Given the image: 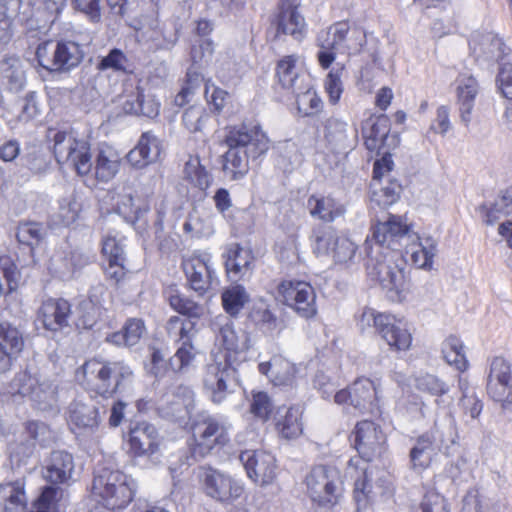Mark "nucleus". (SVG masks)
<instances>
[{
	"instance_id": "nucleus-61",
	"label": "nucleus",
	"mask_w": 512,
	"mask_h": 512,
	"mask_svg": "<svg viewBox=\"0 0 512 512\" xmlns=\"http://www.w3.org/2000/svg\"><path fill=\"white\" fill-rule=\"evenodd\" d=\"M36 58L39 65L48 71H58V61L56 58L55 45L51 41H46L38 45L36 49Z\"/></svg>"
},
{
	"instance_id": "nucleus-36",
	"label": "nucleus",
	"mask_w": 512,
	"mask_h": 512,
	"mask_svg": "<svg viewBox=\"0 0 512 512\" xmlns=\"http://www.w3.org/2000/svg\"><path fill=\"white\" fill-rule=\"evenodd\" d=\"M307 205L310 215L324 222H333L346 213L345 205L329 195H312Z\"/></svg>"
},
{
	"instance_id": "nucleus-33",
	"label": "nucleus",
	"mask_w": 512,
	"mask_h": 512,
	"mask_svg": "<svg viewBox=\"0 0 512 512\" xmlns=\"http://www.w3.org/2000/svg\"><path fill=\"white\" fill-rule=\"evenodd\" d=\"M88 263L89 258L78 251H56L50 258L48 269L61 279H70Z\"/></svg>"
},
{
	"instance_id": "nucleus-48",
	"label": "nucleus",
	"mask_w": 512,
	"mask_h": 512,
	"mask_svg": "<svg viewBox=\"0 0 512 512\" xmlns=\"http://www.w3.org/2000/svg\"><path fill=\"white\" fill-rule=\"evenodd\" d=\"M297 57L295 55H289L281 59L276 68V75L279 79L280 84L285 89H291L297 93V79L298 71L296 68Z\"/></svg>"
},
{
	"instance_id": "nucleus-45",
	"label": "nucleus",
	"mask_w": 512,
	"mask_h": 512,
	"mask_svg": "<svg viewBox=\"0 0 512 512\" xmlns=\"http://www.w3.org/2000/svg\"><path fill=\"white\" fill-rule=\"evenodd\" d=\"M462 341L456 336L447 337L441 347L444 360L459 371H465L468 367Z\"/></svg>"
},
{
	"instance_id": "nucleus-9",
	"label": "nucleus",
	"mask_w": 512,
	"mask_h": 512,
	"mask_svg": "<svg viewBox=\"0 0 512 512\" xmlns=\"http://www.w3.org/2000/svg\"><path fill=\"white\" fill-rule=\"evenodd\" d=\"M358 326L363 332L374 328L392 350L405 351L411 346L412 335L407 323L395 315L364 308L359 317Z\"/></svg>"
},
{
	"instance_id": "nucleus-13",
	"label": "nucleus",
	"mask_w": 512,
	"mask_h": 512,
	"mask_svg": "<svg viewBox=\"0 0 512 512\" xmlns=\"http://www.w3.org/2000/svg\"><path fill=\"white\" fill-rule=\"evenodd\" d=\"M378 390L368 378H358L347 389L336 392L335 403L348 405L360 414L375 415L379 412Z\"/></svg>"
},
{
	"instance_id": "nucleus-12",
	"label": "nucleus",
	"mask_w": 512,
	"mask_h": 512,
	"mask_svg": "<svg viewBox=\"0 0 512 512\" xmlns=\"http://www.w3.org/2000/svg\"><path fill=\"white\" fill-rule=\"evenodd\" d=\"M305 484L312 501L321 506L337 503L341 495L340 475L332 467L324 465L313 467L305 478Z\"/></svg>"
},
{
	"instance_id": "nucleus-42",
	"label": "nucleus",
	"mask_w": 512,
	"mask_h": 512,
	"mask_svg": "<svg viewBox=\"0 0 512 512\" xmlns=\"http://www.w3.org/2000/svg\"><path fill=\"white\" fill-rule=\"evenodd\" d=\"M212 266L209 253L194 255V292L202 295L209 288L214 275Z\"/></svg>"
},
{
	"instance_id": "nucleus-27",
	"label": "nucleus",
	"mask_w": 512,
	"mask_h": 512,
	"mask_svg": "<svg viewBox=\"0 0 512 512\" xmlns=\"http://www.w3.org/2000/svg\"><path fill=\"white\" fill-rule=\"evenodd\" d=\"M75 463L72 454L56 450L42 464L41 474L45 481L57 485H69L72 481Z\"/></svg>"
},
{
	"instance_id": "nucleus-14",
	"label": "nucleus",
	"mask_w": 512,
	"mask_h": 512,
	"mask_svg": "<svg viewBox=\"0 0 512 512\" xmlns=\"http://www.w3.org/2000/svg\"><path fill=\"white\" fill-rule=\"evenodd\" d=\"M229 427L213 416L199 413L194 420V456L204 457L215 445H225Z\"/></svg>"
},
{
	"instance_id": "nucleus-58",
	"label": "nucleus",
	"mask_w": 512,
	"mask_h": 512,
	"mask_svg": "<svg viewBox=\"0 0 512 512\" xmlns=\"http://www.w3.org/2000/svg\"><path fill=\"white\" fill-rule=\"evenodd\" d=\"M296 103L299 111L305 116H311L319 113L323 107L321 98L315 90L307 88L303 93H297Z\"/></svg>"
},
{
	"instance_id": "nucleus-10",
	"label": "nucleus",
	"mask_w": 512,
	"mask_h": 512,
	"mask_svg": "<svg viewBox=\"0 0 512 512\" xmlns=\"http://www.w3.org/2000/svg\"><path fill=\"white\" fill-rule=\"evenodd\" d=\"M403 260L400 252H383L377 254L370 247L366 263L367 275L389 292L401 294L407 290V282L402 267Z\"/></svg>"
},
{
	"instance_id": "nucleus-41",
	"label": "nucleus",
	"mask_w": 512,
	"mask_h": 512,
	"mask_svg": "<svg viewBox=\"0 0 512 512\" xmlns=\"http://www.w3.org/2000/svg\"><path fill=\"white\" fill-rule=\"evenodd\" d=\"M213 29L214 25L209 20L202 19L197 22V35L203 39L199 42L198 54L194 55V64L197 63L200 67L208 66L212 62L215 48L213 41L208 36Z\"/></svg>"
},
{
	"instance_id": "nucleus-4",
	"label": "nucleus",
	"mask_w": 512,
	"mask_h": 512,
	"mask_svg": "<svg viewBox=\"0 0 512 512\" xmlns=\"http://www.w3.org/2000/svg\"><path fill=\"white\" fill-rule=\"evenodd\" d=\"M457 438L456 420L450 412H446L442 418L435 420L430 431L415 439L409 453L412 467L420 470L429 467L438 452L450 455Z\"/></svg>"
},
{
	"instance_id": "nucleus-20",
	"label": "nucleus",
	"mask_w": 512,
	"mask_h": 512,
	"mask_svg": "<svg viewBox=\"0 0 512 512\" xmlns=\"http://www.w3.org/2000/svg\"><path fill=\"white\" fill-rule=\"evenodd\" d=\"M102 254L107 260V277L119 282L126 274L125 237L116 230L107 231L101 241Z\"/></svg>"
},
{
	"instance_id": "nucleus-18",
	"label": "nucleus",
	"mask_w": 512,
	"mask_h": 512,
	"mask_svg": "<svg viewBox=\"0 0 512 512\" xmlns=\"http://www.w3.org/2000/svg\"><path fill=\"white\" fill-rule=\"evenodd\" d=\"M198 480L209 497L221 502L237 499L243 493L240 483L211 467H200Z\"/></svg>"
},
{
	"instance_id": "nucleus-22",
	"label": "nucleus",
	"mask_w": 512,
	"mask_h": 512,
	"mask_svg": "<svg viewBox=\"0 0 512 512\" xmlns=\"http://www.w3.org/2000/svg\"><path fill=\"white\" fill-rule=\"evenodd\" d=\"M127 441L129 453L134 457H151L159 451L161 444L156 427L145 421L131 425Z\"/></svg>"
},
{
	"instance_id": "nucleus-30",
	"label": "nucleus",
	"mask_w": 512,
	"mask_h": 512,
	"mask_svg": "<svg viewBox=\"0 0 512 512\" xmlns=\"http://www.w3.org/2000/svg\"><path fill=\"white\" fill-rule=\"evenodd\" d=\"M24 347L22 333L8 322L0 323V373L9 371Z\"/></svg>"
},
{
	"instance_id": "nucleus-63",
	"label": "nucleus",
	"mask_w": 512,
	"mask_h": 512,
	"mask_svg": "<svg viewBox=\"0 0 512 512\" xmlns=\"http://www.w3.org/2000/svg\"><path fill=\"white\" fill-rule=\"evenodd\" d=\"M497 213L505 215L512 213V190L502 191L498 195L492 207L487 212V224L494 223Z\"/></svg>"
},
{
	"instance_id": "nucleus-2",
	"label": "nucleus",
	"mask_w": 512,
	"mask_h": 512,
	"mask_svg": "<svg viewBox=\"0 0 512 512\" xmlns=\"http://www.w3.org/2000/svg\"><path fill=\"white\" fill-rule=\"evenodd\" d=\"M114 13L124 16L140 10L139 17L133 18L129 25L136 31L139 41L151 43L157 49L169 48L177 40L175 31H167L158 20V0H108Z\"/></svg>"
},
{
	"instance_id": "nucleus-47",
	"label": "nucleus",
	"mask_w": 512,
	"mask_h": 512,
	"mask_svg": "<svg viewBox=\"0 0 512 512\" xmlns=\"http://www.w3.org/2000/svg\"><path fill=\"white\" fill-rule=\"evenodd\" d=\"M219 335L226 351L238 353L246 351L250 347L248 334L243 330L237 332L232 322L223 325Z\"/></svg>"
},
{
	"instance_id": "nucleus-43",
	"label": "nucleus",
	"mask_w": 512,
	"mask_h": 512,
	"mask_svg": "<svg viewBox=\"0 0 512 512\" xmlns=\"http://www.w3.org/2000/svg\"><path fill=\"white\" fill-rule=\"evenodd\" d=\"M58 71L70 70L80 64L84 53L74 41H59L55 45Z\"/></svg>"
},
{
	"instance_id": "nucleus-37",
	"label": "nucleus",
	"mask_w": 512,
	"mask_h": 512,
	"mask_svg": "<svg viewBox=\"0 0 512 512\" xmlns=\"http://www.w3.org/2000/svg\"><path fill=\"white\" fill-rule=\"evenodd\" d=\"M27 502L24 478L0 484V512H23Z\"/></svg>"
},
{
	"instance_id": "nucleus-57",
	"label": "nucleus",
	"mask_w": 512,
	"mask_h": 512,
	"mask_svg": "<svg viewBox=\"0 0 512 512\" xmlns=\"http://www.w3.org/2000/svg\"><path fill=\"white\" fill-rule=\"evenodd\" d=\"M101 314V308L91 300L82 301L77 307L76 325L79 328L90 329Z\"/></svg>"
},
{
	"instance_id": "nucleus-64",
	"label": "nucleus",
	"mask_w": 512,
	"mask_h": 512,
	"mask_svg": "<svg viewBox=\"0 0 512 512\" xmlns=\"http://www.w3.org/2000/svg\"><path fill=\"white\" fill-rule=\"evenodd\" d=\"M501 61V68L498 74L500 89L508 100H512V56L507 61L503 57Z\"/></svg>"
},
{
	"instance_id": "nucleus-19",
	"label": "nucleus",
	"mask_w": 512,
	"mask_h": 512,
	"mask_svg": "<svg viewBox=\"0 0 512 512\" xmlns=\"http://www.w3.org/2000/svg\"><path fill=\"white\" fill-rule=\"evenodd\" d=\"M409 226L400 216L390 215L384 222L377 223L372 229V239L376 246L373 247L377 254L384 248L388 252H399L402 241L410 238Z\"/></svg>"
},
{
	"instance_id": "nucleus-31",
	"label": "nucleus",
	"mask_w": 512,
	"mask_h": 512,
	"mask_svg": "<svg viewBox=\"0 0 512 512\" xmlns=\"http://www.w3.org/2000/svg\"><path fill=\"white\" fill-rule=\"evenodd\" d=\"M95 178L99 182L107 183L120 171L122 158L119 151L107 143H100L92 160Z\"/></svg>"
},
{
	"instance_id": "nucleus-55",
	"label": "nucleus",
	"mask_w": 512,
	"mask_h": 512,
	"mask_svg": "<svg viewBox=\"0 0 512 512\" xmlns=\"http://www.w3.org/2000/svg\"><path fill=\"white\" fill-rule=\"evenodd\" d=\"M488 395L499 402L503 409L512 406V381H487Z\"/></svg>"
},
{
	"instance_id": "nucleus-25",
	"label": "nucleus",
	"mask_w": 512,
	"mask_h": 512,
	"mask_svg": "<svg viewBox=\"0 0 512 512\" xmlns=\"http://www.w3.org/2000/svg\"><path fill=\"white\" fill-rule=\"evenodd\" d=\"M68 424L78 437L96 435L100 426L99 412L93 404L74 401L68 410Z\"/></svg>"
},
{
	"instance_id": "nucleus-35",
	"label": "nucleus",
	"mask_w": 512,
	"mask_h": 512,
	"mask_svg": "<svg viewBox=\"0 0 512 512\" xmlns=\"http://www.w3.org/2000/svg\"><path fill=\"white\" fill-rule=\"evenodd\" d=\"M390 132V120L387 115H372L362 126L365 146L368 150H379L385 146Z\"/></svg>"
},
{
	"instance_id": "nucleus-59",
	"label": "nucleus",
	"mask_w": 512,
	"mask_h": 512,
	"mask_svg": "<svg viewBox=\"0 0 512 512\" xmlns=\"http://www.w3.org/2000/svg\"><path fill=\"white\" fill-rule=\"evenodd\" d=\"M401 190V185L397 181L391 180L379 190H374L371 199L380 206H390L399 199Z\"/></svg>"
},
{
	"instance_id": "nucleus-54",
	"label": "nucleus",
	"mask_w": 512,
	"mask_h": 512,
	"mask_svg": "<svg viewBox=\"0 0 512 512\" xmlns=\"http://www.w3.org/2000/svg\"><path fill=\"white\" fill-rule=\"evenodd\" d=\"M274 411V404L266 392H253L250 403V412L257 419L266 422Z\"/></svg>"
},
{
	"instance_id": "nucleus-23",
	"label": "nucleus",
	"mask_w": 512,
	"mask_h": 512,
	"mask_svg": "<svg viewBox=\"0 0 512 512\" xmlns=\"http://www.w3.org/2000/svg\"><path fill=\"white\" fill-rule=\"evenodd\" d=\"M301 0H280L276 15L277 33L290 35L296 41H302L307 34V24L299 12Z\"/></svg>"
},
{
	"instance_id": "nucleus-3",
	"label": "nucleus",
	"mask_w": 512,
	"mask_h": 512,
	"mask_svg": "<svg viewBox=\"0 0 512 512\" xmlns=\"http://www.w3.org/2000/svg\"><path fill=\"white\" fill-rule=\"evenodd\" d=\"M366 44L367 34L363 28L351 27L346 21L334 23L317 34L318 63L321 68L328 69L336 59V51L348 56L359 55L365 51Z\"/></svg>"
},
{
	"instance_id": "nucleus-29",
	"label": "nucleus",
	"mask_w": 512,
	"mask_h": 512,
	"mask_svg": "<svg viewBox=\"0 0 512 512\" xmlns=\"http://www.w3.org/2000/svg\"><path fill=\"white\" fill-rule=\"evenodd\" d=\"M70 315L71 305L67 300L50 298L38 309L37 321L48 331H59L68 326Z\"/></svg>"
},
{
	"instance_id": "nucleus-49",
	"label": "nucleus",
	"mask_w": 512,
	"mask_h": 512,
	"mask_svg": "<svg viewBox=\"0 0 512 512\" xmlns=\"http://www.w3.org/2000/svg\"><path fill=\"white\" fill-rule=\"evenodd\" d=\"M224 310L231 316H236L249 300V295L242 285H234L222 293Z\"/></svg>"
},
{
	"instance_id": "nucleus-1",
	"label": "nucleus",
	"mask_w": 512,
	"mask_h": 512,
	"mask_svg": "<svg viewBox=\"0 0 512 512\" xmlns=\"http://www.w3.org/2000/svg\"><path fill=\"white\" fill-rule=\"evenodd\" d=\"M228 147L223 170L231 180L242 179L249 171V159H257L269 149V139L258 125L229 128L224 139Z\"/></svg>"
},
{
	"instance_id": "nucleus-5",
	"label": "nucleus",
	"mask_w": 512,
	"mask_h": 512,
	"mask_svg": "<svg viewBox=\"0 0 512 512\" xmlns=\"http://www.w3.org/2000/svg\"><path fill=\"white\" fill-rule=\"evenodd\" d=\"M132 370L123 362L92 358L79 368L76 377L86 389L101 396H111L132 377Z\"/></svg>"
},
{
	"instance_id": "nucleus-34",
	"label": "nucleus",
	"mask_w": 512,
	"mask_h": 512,
	"mask_svg": "<svg viewBox=\"0 0 512 512\" xmlns=\"http://www.w3.org/2000/svg\"><path fill=\"white\" fill-rule=\"evenodd\" d=\"M26 70L22 60L7 56L0 62V86L12 93H19L26 85Z\"/></svg>"
},
{
	"instance_id": "nucleus-50",
	"label": "nucleus",
	"mask_w": 512,
	"mask_h": 512,
	"mask_svg": "<svg viewBox=\"0 0 512 512\" xmlns=\"http://www.w3.org/2000/svg\"><path fill=\"white\" fill-rule=\"evenodd\" d=\"M415 387L420 392L428 393L431 396L437 397V405H440L441 402H443V400L439 398L446 395L450 390V387L446 382L433 374H424L418 376L415 379Z\"/></svg>"
},
{
	"instance_id": "nucleus-21",
	"label": "nucleus",
	"mask_w": 512,
	"mask_h": 512,
	"mask_svg": "<svg viewBox=\"0 0 512 512\" xmlns=\"http://www.w3.org/2000/svg\"><path fill=\"white\" fill-rule=\"evenodd\" d=\"M247 475L261 486L270 485L276 478L275 457L265 451L247 450L240 454Z\"/></svg>"
},
{
	"instance_id": "nucleus-15",
	"label": "nucleus",
	"mask_w": 512,
	"mask_h": 512,
	"mask_svg": "<svg viewBox=\"0 0 512 512\" xmlns=\"http://www.w3.org/2000/svg\"><path fill=\"white\" fill-rule=\"evenodd\" d=\"M283 303L292 308L298 316L311 319L317 314L316 293L305 281L285 280L279 285Z\"/></svg>"
},
{
	"instance_id": "nucleus-6",
	"label": "nucleus",
	"mask_w": 512,
	"mask_h": 512,
	"mask_svg": "<svg viewBox=\"0 0 512 512\" xmlns=\"http://www.w3.org/2000/svg\"><path fill=\"white\" fill-rule=\"evenodd\" d=\"M7 394L13 401L28 399L41 411L57 407V386L50 379L43 377L37 369L29 368L15 374L7 386Z\"/></svg>"
},
{
	"instance_id": "nucleus-40",
	"label": "nucleus",
	"mask_w": 512,
	"mask_h": 512,
	"mask_svg": "<svg viewBox=\"0 0 512 512\" xmlns=\"http://www.w3.org/2000/svg\"><path fill=\"white\" fill-rule=\"evenodd\" d=\"M303 411L299 406L279 408L276 417V429L285 439H295L303 432Z\"/></svg>"
},
{
	"instance_id": "nucleus-26",
	"label": "nucleus",
	"mask_w": 512,
	"mask_h": 512,
	"mask_svg": "<svg viewBox=\"0 0 512 512\" xmlns=\"http://www.w3.org/2000/svg\"><path fill=\"white\" fill-rule=\"evenodd\" d=\"M323 135L327 146L335 153L352 150L358 140L357 129L336 117H330L325 121Z\"/></svg>"
},
{
	"instance_id": "nucleus-28",
	"label": "nucleus",
	"mask_w": 512,
	"mask_h": 512,
	"mask_svg": "<svg viewBox=\"0 0 512 512\" xmlns=\"http://www.w3.org/2000/svg\"><path fill=\"white\" fill-rule=\"evenodd\" d=\"M162 141L151 131L143 132L127 155V162L135 169H143L160 159Z\"/></svg>"
},
{
	"instance_id": "nucleus-32",
	"label": "nucleus",
	"mask_w": 512,
	"mask_h": 512,
	"mask_svg": "<svg viewBox=\"0 0 512 512\" xmlns=\"http://www.w3.org/2000/svg\"><path fill=\"white\" fill-rule=\"evenodd\" d=\"M223 257L227 275L232 281H239L251 275L254 257L249 249L233 243L227 246Z\"/></svg>"
},
{
	"instance_id": "nucleus-56",
	"label": "nucleus",
	"mask_w": 512,
	"mask_h": 512,
	"mask_svg": "<svg viewBox=\"0 0 512 512\" xmlns=\"http://www.w3.org/2000/svg\"><path fill=\"white\" fill-rule=\"evenodd\" d=\"M123 109L129 114H142L147 117H154L159 113V105L154 102H145L143 95L137 92L131 96V99H127L123 104Z\"/></svg>"
},
{
	"instance_id": "nucleus-53",
	"label": "nucleus",
	"mask_w": 512,
	"mask_h": 512,
	"mask_svg": "<svg viewBox=\"0 0 512 512\" xmlns=\"http://www.w3.org/2000/svg\"><path fill=\"white\" fill-rule=\"evenodd\" d=\"M62 490L55 486H45L34 501L31 512H57V504Z\"/></svg>"
},
{
	"instance_id": "nucleus-51",
	"label": "nucleus",
	"mask_w": 512,
	"mask_h": 512,
	"mask_svg": "<svg viewBox=\"0 0 512 512\" xmlns=\"http://www.w3.org/2000/svg\"><path fill=\"white\" fill-rule=\"evenodd\" d=\"M16 236L20 243L33 247L46 238L47 229L42 223L25 222L18 226Z\"/></svg>"
},
{
	"instance_id": "nucleus-46",
	"label": "nucleus",
	"mask_w": 512,
	"mask_h": 512,
	"mask_svg": "<svg viewBox=\"0 0 512 512\" xmlns=\"http://www.w3.org/2000/svg\"><path fill=\"white\" fill-rule=\"evenodd\" d=\"M419 243L411 248V259L421 269H430L437 252V241L432 237L420 238Z\"/></svg>"
},
{
	"instance_id": "nucleus-17",
	"label": "nucleus",
	"mask_w": 512,
	"mask_h": 512,
	"mask_svg": "<svg viewBox=\"0 0 512 512\" xmlns=\"http://www.w3.org/2000/svg\"><path fill=\"white\" fill-rule=\"evenodd\" d=\"M235 373L228 362L227 352L221 353L213 363L207 365L203 383L213 403L220 404L225 400Z\"/></svg>"
},
{
	"instance_id": "nucleus-11",
	"label": "nucleus",
	"mask_w": 512,
	"mask_h": 512,
	"mask_svg": "<svg viewBox=\"0 0 512 512\" xmlns=\"http://www.w3.org/2000/svg\"><path fill=\"white\" fill-rule=\"evenodd\" d=\"M53 153L57 162L72 168L79 176L92 172L90 143L74 131H57L53 135Z\"/></svg>"
},
{
	"instance_id": "nucleus-60",
	"label": "nucleus",
	"mask_w": 512,
	"mask_h": 512,
	"mask_svg": "<svg viewBox=\"0 0 512 512\" xmlns=\"http://www.w3.org/2000/svg\"><path fill=\"white\" fill-rule=\"evenodd\" d=\"M97 69L101 71L111 69L116 72H127L128 59L120 49L114 48L106 56L102 57L97 64Z\"/></svg>"
},
{
	"instance_id": "nucleus-16",
	"label": "nucleus",
	"mask_w": 512,
	"mask_h": 512,
	"mask_svg": "<svg viewBox=\"0 0 512 512\" xmlns=\"http://www.w3.org/2000/svg\"><path fill=\"white\" fill-rule=\"evenodd\" d=\"M314 238V251L318 255L331 256L335 263H348L355 256L357 245L348 237L338 235L332 227L315 230Z\"/></svg>"
},
{
	"instance_id": "nucleus-24",
	"label": "nucleus",
	"mask_w": 512,
	"mask_h": 512,
	"mask_svg": "<svg viewBox=\"0 0 512 512\" xmlns=\"http://www.w3.org/2000/svg\"><path fill=\"white\" fill-rule=\"evenodd\" d=\"M354 436L355 447L360 456L366 461H372L385 450L386 437L381 429L371 421L358 422L354 430Z\"/></svg>"
},
{
	"instance_id": "nucleus-44",
	"label": "nucleus",
	"mask_w": 512,
	"mask_h": 512,
	"mask_svg": "<svg viewBox=\"0 0 512 512\" xmlns=\"http://www.w3.org/2000/svg\"><path fill=\"white\" fill-rule=\"evenodd\" d=\"M81 211V204L76 195L70 194L59 201L58 211L52 217L54 226H70L75 223Z\"/></svg>"
},
{
	"instance_id": "nucleus-62",
	"label": "nucleus",
	"mask_w": 512,
	"mask_h": 512,
	"mask_svg": "<svg viewBox=\"0 0 512 512\" xmlns=\"http://www.w3.org/2000/svg\"><path fill=\"white\" fill-rule=\"evenodd\" d=\"M418 512H450L447 500L437 491L426 492Z\"/></svg>"
},
{
	"instance_id": "nucleus-52",
	"label": "nucleus",
	"mask_w": 512,
	"mask_h": 512,
	"mask_svg": "<svg viewBox=\"0 0 512 512\" xmlns=\"http://www.w3.org/2000/svg\"><path fill=\"white\" fill-rule=\"evenodd\" d=\"M35 447L33 440H24L22 437L10 443L8 453L11 465L16 467L26 465L29 458L34 454Z\"/></svg>"
},
{
	"instance_id": "nucleus-38",
	"label": "nucleus",
	"mask_w": 512,
	"mask_h": 512,
	"mask_svg": "<svg viewBox=\"0 0 512 512\" xmlns=\"http://www.w3.org/2000/svg\"><path fill=\"white\" fill-rule=\"evenodd\" d=\"M258 368L276 386L292 384L296 374L295 365L281 356H274L270 361L260 363Z\"/></svg>"
},
{
	"instance_id": "nucleus-7",
	"label": "nucleus",
	"mask_w": 512,
	"mask_h": 512,
	"mask_svg": "<svg viewBox=\"0 0 512 512\" xmlns=\"http://www.w3.org/2000/svg\"><path fill=\"white\" fill-rule=\"evenodd\" d=\"M137 489L135 480L119 470L103 468L96 472L92 494L109 510H122L133 500Z\"/></svg>"
},
{
	"instance_id": "nucleus-8",
	"label": "nucleus",
	"mask_w": 512,
	"mask_h": 512,
	"mask_svg": "<svg viewBox=\"0 0 512 512\" xmlns=\"http://www.w3.org/2000/svg\"><path fill=\"white\" fill-rule=\"evenodd\" d=\"M169 302L179 315L169 319L167 330L170 336L182 342L170 360V366L174 371H181L190 364L192 359V337L190 335L192 331V302L179 293L170 294Z\"/></svg>"
},
{
	"instance_id": "nucleus-39",
	"label": "nucleus",
	"mask_w": 512,
	"mask_h": 512,
	"mask_svg": "<svg viewBox=\"0 0 512 512\" xmlns=\"http://www.w3.org/2000/svg\"><path fill=\"white\" fill-rule=\"evenodd\" d=\"M478 82L469 74H461L457 78V96L462 121L467 125L471 120L474 100L478 94Z\"/></svg>"
}]
</instances>
